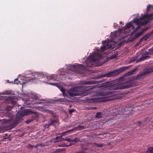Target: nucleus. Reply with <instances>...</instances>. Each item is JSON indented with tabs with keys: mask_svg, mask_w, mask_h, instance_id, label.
Instances as JSON below:
<instances>
[{
	"mask_svg": "<svg viewBox=\"0 0 153 153\" xmlns=\"http://www.w3.org/2000/svg\"><path fill=\"white\" fill-rule=\"evenodd\" d=\"M35 98L36 100H37L39 99L38 97V96L37 97H35Z\"/></svg>",
	"mask_w": 153,
	"mask_h": 153,
	"instance_id": "bf43d9fd",
	"label": "nucleus"
},
{
	"mask_svg": "<svg viewBox=\"0 0 153 153\" xmlns=\"http://www.w3.org/2000/svg\"><path fill=\"white\" fill-rule=\"evenodd\" d=\"M149 29V27H146V28L142 29V30H141V31H142V32H143V33L144 32L146 31L147 30H148Z\"/></svg>",
	"mask_w": 153,
	"mask_h": 153,
	"instance_id": "09e8293b",
	"label": "nucleus"
},
{
	"mask_svg": "<svg viewBox=\"0 0 153 153\" xmlns=\"http://www.w3.org/2000/svg\"><path fill=\"white\" fill-rule=\"evenodd\" d=\"M46 78L48 80H52L53 81H57L56 76L54 74L51 75L49 76H46Z\"/></svg>",
	"mask_w": 153,
	"mask_h": 153,
	"instance_id": "dca6fc26",
	"label": "nucleus"
},
{
	"mask_svg": "<svg viewBox=\"0 0 153 153\" xmlns=\"http://www.w3.org/2000/svg\"><path fill=\"white\" fill-rule=\"evenodd\" d=\"M153 14H151L150 15L147 14L143 15L140 17V20L139 19H135L134 21V22L137 25H144L148 23V21L144 19L146 18H149Z\"/></svg>",
	"mask_w": 153,
	"mask_h": 153,
	"instance_id": "20e7f679",
	"label": "nucleus"
},
{
	"mask_svg": "<svg viewBox=\"0 0 153 153\" xmlns=\"http://www.w3.org/2000/svg\"><path fill=\"white\" fill-rule=\"evenodd\" d=\"M102 55L99 53H97L92 55L89 56L88 58L90 57L91 58V61L93 62H96L98 61L102 57Z\"/></svg>",
	"mask_w": 153,
	"mask_h": 153,
	"instance_id": "423d86ee",
	"label": "nucleus"
},
{
	"mask_svg": "<svg viewBox=\"0 0 153 153\" xmlns=\"http://www.w3.org/2000/svg\"><path fill=\"white\" fill-rule=\"evenodd\" d=\"M123 78V76H122L121 77H120L119 79H120V80H121Z\"/></svg>",
	"mask_w": 153,
	"mask_h": 153,
	"instance_id": "052dcab7",
	"label": "nucleus"
},
{
	"mask_svg": "<svg viewBox=\"0 0 153 153\" xmlns=\"http://www.w3.org/2000/svg\"><path fill=\"white\" fill-rule=\"evenodd\" d=\"M14 107V105H11V106H8L6 107L5 108V110L6 111H10L12 108H13Z\"/></svg>",
	"mask_w": 153,
	"mask_h": 153,
	"instance_id": "2f4dec72",
	"label": "nucleus"
},
{
	"mask_svg": "<svg viewBox=\"0 0 153 153\" xmlns=\"http://www.w3.org/2000/svg\"><path fill=\"white\" fill-rule=\"evenodd\" d=\"M84 126H81L79 125L78 126L75 127L74 128L72 129V131H73L75 130H80V129H83L84 128Z\"/></svg>",
	"mask_w": 153,
	"mask_h": 153,
	"instance_id": "412c9836",
	"label": "nucleus"
},
{
	"mask_svg": "<svg viewBox=\"0 0 153 153\" xmlns=\"http://www.w3.org/2000/svg\"><path fill=\"white\" fill-rule=\"evenodd\" d=\"M18 124L15 121L11 124L10 127L11 128H14Z\"/></svg>",
	"mask_w": 153,
	"mask_h": 153,
	"instance_id": "7c9ffc66",
	"label": "nucleus"
},
{
	"mask_svg": "<svg viewBox=\"0 0 153 153\" xmlns=\"http://www.w3.org/2000/svg\"><path fill=\"white\" fill-rule=\"evenodd\" d=\"M22 119V116L21 115L20 116H17L15 117V121L18 124L19 123V122Z\"/></svg>",
	"mask_w": 153,
	"mask_h": 153,
	"instance_id": "a211bd4d",
	"label": "nucleus"
},
{
	"mask_svg": "<svg viewBox=\"0 0 153 153\" xmlns=\"http://www.w3.org/2000/svg\"><path fill=\"white\" fill-rule=\"evenodd\" d=\"M153 72V66L145 69L143 72L139 75L137 76L135 78L136 79H140L145 78L146 74Z\"/></svg>",
	"mask_w": 153,
	"mask_h": 153,
	"instance_id": "39448f33",
	"label": "nucleus"
},
{
	"mask_svg": "<svg viewBox=\"0 0 153 153\" xmlns=\"http://www.w3.org/2000/svg\"><path fill=\"white\" fill-rule=\"evenodd\" d=\"M137 27L135 28L134 29H134V32H135L136 31H137L139 30V29H140V25H137Z\"/></svg>",
	"mask_w": 153,
	"mask_h": 153,
	"instance_id": "e433bc0d",
	"label": "nucleus"
},
{
	"mask_svg": "<svg viewBox=\"0 0 153 153\" xmlns=\"http://www.w3.org/2000/svg\"><path fill=\"white\" fill-rule=\"evenodd\" d=\"M125 69L126 68H122L117 70H116L114 71H110L104 74H101L99 76H97V78H100L105 77H109L114 76L123 71L125 70Z\"/></svg>",
	"mask_w": 153,
	"mask_h": 153,
	"instance_id": "7ed1b4c3",
	"label": "nucleus"
},
{
	"mask_svg": "<svg viewBox=\"0 0 153 153\" xmlns=\"http://www.w3.org/2000/svg\"><path fill=\"white\" fill-rule=\"evenodd\" d=\"M152 127L153 128V125H152Z\"/></svg>",
	"mask_w": 153,
	"mask_h": 153,
	"instance_id": "69168bd1",
	"label": "nucleus"
},
{
	"mask_svg": "<svg viewBox=\"0 0 153 153\" xmlns=\"http://www.w3.org/2000/svg\"><path fill=\"white\" fill-rule=\"evenodd\" d=\"M81 148L82 150L88 152V151H87L88 149L87 147H84L83 146H82L81 147Z\"/></svg>",
	"mask_w": 153,
	"mask_h": 153,
	"instance_id": "4c0bfd02",
	"label": "nucleus"
},
{
	"mask_svg": "<svg viewBox=\"0 0 153 153\" xmlns=\"http://www.w3.org/2000/svg\"><path fill=\"white\" fill-rule=\"evenodd\" d=\"M149 51L150 52H151V51H153V48H152L151 49H149Z\"/></svg>",
	"mask_w": 153,
	"mask_h": 153,
	"instance_id": "4d7b16f0",
	"label": "nucleus"
},
{
	"mask_svg": "<svg viewBox=\"0 0 153 153\" xmlns=\"http://www.w3.org/2000/svg\"><path fill=\"white\" fill-rule=\"evenodd\" d=\"M34 147L33 145H32L30 144H28L27 146V147L28 149H32Z\"/></svg>",
	"mask_w": 153,
	"mask_h": 153,
	"instance_id": "c03bdc74",
	"label": "nucleus"
},
{
	"mask_svg": "<svg viewBox=\"0 0 153 153\" xmlns=\"http://www.w3.org/2000/svg\"><path fill=\"white\" fill-rule=\"evenodd\" d=\"M49 84L56 86L62 92L64 97L67 96L68 97V95L70 97H74V96H85L91 93L90 90L91 88H86L85 90H83L82 86H78L73 88L67 91V93L65 90L61 85L57 83H49Z\"/></svg>",
	"mask_w": 153,
	"mask_h": 153,
	"instance_id": "f03ea898",
	"label": "nucleus"
},
{
	"mask_svg": "<svg viewBox=\"0 0 153 153\" xmlns=\"http://www.w3.org/2000/svg\"><path fill=\"white\" fill-rule=\"evenodd\" d=\"M62 146V147L68 146V145H66L65 144H64L62 145V146Z\"/></svg>",
	"mask_w": 153,
	"mask_h": 153,
	"instance_id": "6e6d98bb",
	"label": "nucleus"
},
{
	"mask_svg": "<svg viewBox=\"0 0 153 153\" xmlns=\"http://www.w3.org/2000/svg\"><path fill=\"white\" fill-rule=\"evenodd\" d=\"M73 142H76L79 141V139L78 138H75L74 139H72Z\"/></svg>",
	"mask_w": 153,
	"mask_h": 153,
	"instance_id": "a18cd8bd",
	"label": "nucleus"
},
{
	"mask_svg": "<svg viewBox=\"0 0 153 153\" xmlns=\"http://www.w3.org/2000/svg\"><path fill=\"white\" fill-rule=\"evenodd\" d=\"M22 114L23 116L29 115L32 114H33V116L37 115L36 112H34L30 109H25L22 112Z\"/></svg>",
	"mask_w": 153,
	"mask_h": 153,
	"instance_id": "9b49d317",
	"label": "nucleus"
},
{
	"mask_svg": "<svg viewBox=\"0 0 153 153\" xmlns=\"http://www.w3.org/2000/svg\"><path fill=\"white\" fill-rule=\"evenodd\" d=\"M88 59L87 61L86 62V65L87 67H91L92 66L93 63L94 62L91 61V58L90 57L88 58Z\"/></svg>",
	"mask_w": 153,
	"mask_h": 153,
	"instance_id": "4468645a",
	"label": "nucleus"
},
{
	"mask_svg": "<svg viewBox=\"0 0 153 153\" xmlns=\"http://www.w3.org/2000/svg\"><path fill=\"white\" fill-rule=\"evenodd\" d=\"M63 140L66 141L68 142H72V140L70 138L63 139Z\"/></svg>",
	"mask_w": 153,
	"mask_h": 153,
	"instance_id": "58836bf2",
	"label": "nucleus"
},
{
	"mask_svg": "<svg viewBox=\"0 0 153 153\" xmlns=\"http://www.w3.org/2000/svg\"><path fill=\"white\" fill-rule=\"evenodd\" d=\"M56 141H61L63 140V138L61 136L56 137L55 138Z\"/></svg>",
	"mask_w": 153,
	"mask_h": 153,
	"instance_id": "473e14b6",
	"label": "nucleus"
},
{
	"mask_svg": "<svg viewBox=\"0 0 153 153\" xmlns=\"http://www.w3.org/2000/svg\"><path fill=\"white\" fill-rule=\"evenodd\" d=\"M92 108L93 109H96V107H93Z\"/></svg>",
	"mask_w": 153,
	"mask_h": 153,
	"instance_id": "680f3d73",
	"label": "nucleus"
},
{
	"mask_svg": "<svg viewBox=\"0 0 153 153\" xmlns=\"http://www.w3.org/2000/svg\"><path fill=\"white\" fill-rule=\"evenodd\" d=\"M42 146V144L40 143V144H37L36 146H35V148L39 146Z\"/></svg>",
	"mask_w": 153,
	"mask_h": 153,
	"instance_id": "5fc2aeb1",
	"label": "nucleus"
},
{
	"mask_svg": "<svg viewBox=\"0 0 153 153\" xmlns=\"http://www.w3.org/2000/svg\"><path fill=\"white\" fill-rule=\"evenodd\" d=\"M152 7V5L150 4H149L147 6V10L149 11V10L150 8Z\"/></svg>",
	"mask_w": 153,
	"mask_h": 153,
	"instance_id": "603ef678",
	"label": "nucleus"
},
{
	"mask_svg": "<svg viewBox=\"0 0 153 153\" xmlns=\"http://www.w3.org/2000/svg\"><path fill=\"white\" fill-rule=\"evenodd\" d=\"M18 78L15 79L14 80V83L18 84L20 82L18 80Z\"/></svg>",
	"mask_w": 153,
	"mask_h": 153,
	"instance_id": "a19ab883",
	"label": "nucleus"
},
{
	"mask_svg": "<svg viewBox=\"0 0 153 153\" xmlns=\"http://www.w3.org/2000/svg\"><path fill=\"white\" fill-rule=\"evenodd\" d=\"M37 78L36 76L33 77H29L26 79V82H35V80H37Z\"/></svg>",
	"mask_w": 153,
	"mask_h": 153,
	"instance_id": "2eb2a0df",
	"label": "nucleus"
},
{
	"mask_svg": "<svg viewBox=\"0 0 153 153\" xmlns=\"http://www.w3.org/2000/svg\"><path fill=\"white\" fill-rule=\"evenodd\" d=\"M118 53H115L113 55L111 56L110 57V58L111 59H114L116 58L118 56Z\"/></svg>",
	"mask_w": 153,
	"mask_h": 153,
	"instance_id": "f704fd0d",
	"label": "nucleus"
},
{
	"mask_svg": "<svg viewBox=\"0 0 153 153\" xmlns=\"http://www.w3.org/2000/svg\"><path fill=\"white\" fill-rule=\"evenodd\" d=\"M137 69L134 68L132 70L127 72V74L128 75H132L137 70Z\"/></svg>",
	"mask_w": 153,
	"mask_h": 153,
	"instance_id": "c85d7f7f",
	"label": "nucleus"
},
{
	"mask_svg": "<svg viewBox=\"0 0 153 153\" xmlns=\"http://www.w3.org/2000/svg\"><path fill=\"white\" fill-rule=\"evenodd\" d=\"M48 112L50 114H51L53 116V112L51 110H48Z\"/></svg>",
	"mask_w": 153,
	"mask_h": 153,
	"instance_id": "864d4df0",
	"label": "nucleus"
},
{
	"mask_svg": "<svg viewBox=\"0 0 153 153\" xmlns=\"http://www.w3.org/2000/svg\"><path fill=\"white\" fill-rule=\"evenodd\" d=\"M103 46L101 47V49L102 51H104L107 49L112 48L113 47L111 43L108 42L106 41L102 42Z\"/></svg>",
	"mask_w": 153,
	"mask_h": 153,
	"instance_id": "1a4fd4ad",
	"label": "nucleus"
},
{
	"mask_svg": "<svg viewBox=\"0 0 153 153\" xmlns=\"http://www.w3.org/2000/svg\"><path fill=\"white\" fill-rule=\"evenodd\" d=\"M150 121H151V122H152V121H153V120H151Z\"/></svg>",
	"mask_w": 153,
	"mask_h": 153,
	"instance_id": "e2e57ef3",
	"label": "nucleus"
},
{
	"mask_svg": "<svg viewBox=\"0 0 153 153\" xmlns=\"http://www.w3.org/2000/svg\"><path fill=\"white\" fill-rule=\"evenodd\" d=\"M37 115H35L34 116H32V118L31 119H30L27 120L25 123H28L31 122L33 120L35 119L36 118Z\"/></svg>",
	"mask_w": 153,
	"mask_h": 153,
	"instance_id": "6ab92c4d",
	"label": "nucleus"
},
{
	"mask_svg": "<svg viewBox=\"0 0 153 153\" xmlns=\"http://www.w3.org/2000/svg\"><path fill=\"white\" fill-rule=\"evenodd\" d=\"M89 102H99V99L98 98H92L89 100Z\"/></svg>",
	"mask_w": 153,
	"mask_h": 153,
	"instance_id": "b1692460",
	"label": "nucleus"
},
{
	"mask_svg": "<svg viewBox=\"0 0 153 153\" xmlns=\"http://www.w3.org/2000/svg\"><path fill=\"white\" fill-rule=\"evenodd\" d=\"M134 81L133 80H129L121 83H114L111 82H106L101 84L100 87H104L105 88L110 87L109 90L105 91H100L99 94L101 96H105L107 97H112L109 100H115L118 98L117 95L119 93L117 90L129 88L134 86Z\"/></svg>",
	"mask_w": 153,
	"mask_h": 153,
	"instance_id": "f257e3e1",
	"label": "nucleus"
},
{
	"mask_svg": "<svg viewBox=\"0 0 153 153\" xmlns=\"http://www.w3.org/2000/svg\"><path fill=\"white\" fill-rule=\"evenodd\" d=\"M74 111V109H70L69 110V111H68V112H69V113L70 114H72V113H73Z\"/></svg>",
	"mask_w": 153,
	"mask_h": 153,
	"instance_id": "3c124183",
	"label": "nucleus"
},
{
	"mask_svg": "<svg viewBox=\"0 0 153 153\" xmlns=\"http://www.w3.org/2000/svg\"><path fill=\"white\" fill-rule=\"evenodd\" d=\"M10 121V120L6 119H4L0 120V122H1V123L3 124L8 123Z\"/></svg>",
	"mask_w": 153,
	"mask_h": 153,
	"instance_id": "cd10ccee",
	"label": "nucleus"
},
{
	"mask_svg": "<svg viewBox=\"0 0 153 153\" xmlns=\"http://www.w3.org/2000/svg\"><path fill=\"white\" fill-rule=\"evenodd\" d=\"M104 144L103 143H93V145L94 146H96L99 147H102L104 145Z\"/></svg>",
	"mask_w": 153,
	"mask_h": 153,
	"instance_id": "a878e982",
	"label": "nucleus"
},
{
	"mask_svg": "<svg viewBox=\"0 0 153 153\" xmlns=\"http://www.w3.org/2000/svg\"><path fill=\"white\" fill-rule=\"evenodd\" d=\"M71 126L70 125H68L67 126L65 127H63L62 128H61V129L62 130H66L67 128H69L70 127H71Z\"/></svg>",
	"mask_w": 153,
	"mask_h": 153,
	"instance_id": "ea45409f",
	"label": "nucleus"
},
{
	"mask_svg": "<svg viewBox=\"0 0 153 153\" xmlns=\"http://www.w3.org/2000/svg\"><path fill=\"white\" fill-rule=\"evenodd\" d=\"M12 91L10 90H7L4 91L3 94L9 95L11 94Z\"/></svg>",
	"mask_w": 153,
	"mask_h": 153,
	"instance_id": "72a5a7b5",
	"label": "nucleus"
},
{
	"mask_svg": "<svg viewBox=\"0 0 153 153\" xmlns=\"http://www.w3.org/2000/svg\"><path fill=\"white\" fill-rule=\"evenodd\" d=\"M130 114V111L128 110V108L124 106L122 108L121 111H119L118 112H116L114 114L116 115L118 114H120L121 115L122 114L128 115Z\"/></svg>",
	"mask_w": 153,
	"mask_h": 153,
	"instance_id": "0eeeda50",
	"label": "nucleus"
},
{
	"mask_svg": "<svg viewBox=\"0 0 153 153\" xmlns=\"http://www.w3.org/2000/svg\"><path fill=\"white\" fill-rule=\"evenodd\" d=\"M143 33V32H142V31H141L135 34L134 36V37L132 39V41L136 39L137 38L139 37L140 36H141Z\"/></svg>",
	"mask_w": 153,
	"mask_h": 153,
	"instance_id": "aec40b11",
	"label": "nucleus"
},
{
	"mask_svg": "<svg viewBox=\"0 0 153 153\" xmlns=\"http://www.w3.org/2000/svg\"><path fill=\"white\" fill-rule=\"evenodd\" d=\"M75 153H88V152L84 151V150H82L81 149L80 151L78 152H76Z\"/></svg>",
	"mask_w": 153,
	"mask_h": 153,
	"instance_id": "c9c22d12",
	"label": "nucleus"
},
{
	"mask_svg": "<svg viewBox=\"0 0 153 153\" xmlns=\"http://www.w3.org/2000/svg\"><path fill=\"white\" fill-rule=\"evenodd\" d=\"M25 83H23V84H25Z\"/></svg>",
	"mask_w": 153,
	"mask_h": 153,
	"instance_id": "338daca9",
	"label": "nucleus"
},
{
	"mask_svg": "<svg viewBox=\"0 0 153 153\" xmlns=\"http://www.w3.org/2000/svg\"><path fill=\"white\" fill-rule=\"evenodd\" d=\"M149 29V27H146V28L142 29V30H141V31H142V32H143V33L144 32L146 31L147 30H148Z\"/></svg>",
	"mask_w": 153,
	"mask_h": 153,
	"instance_id": "49530a36",
	"label": "nucleus"
},
{
	"mask_svg": "<svg viewBox=\"0 0 153 153\" xmlns=\"http://www.w3.org/2000/svg\"><path fill=\"white\" fill-rule=\"evenodd\" d=\"M104 113L103 112H99L97 113L95 115V117L97 118L104 117Z\"/></svg>",
	"mask_w": 153,
	"mask_h": 153,
	"instance_id": "f3484780",
	"label": "nucleus"
},
{
	"mask_svg": "<svg viewBox=\"0 0 153 153\" xmlns=\"http://www.w3.org/2000/svg\"><path fill=\"white\" fill-rule=\"evenodd\" d=\"M72 129H70L66 131H64L60 134H59V135H61V137H62V136H65L67 133H70L72 132Z\"/></svg>",
	"mask_w": 153,
	"mask_h": 153,
	"instance_id": "5701e85b",
	"label": "nucleus"
},
{
	"mask_svg": "<svg viewBox=\"0 0 153 153\" xmlns=\"http://www.w3.org/2000/svg\"><path fill=\"white\" fill-rule=\"evenodd\" d=\"M102 80L96 81H89L85 82H84L82 84L85 85H90L92 84H94L97 83H99L100 82H102Z\"/></svg>",
	"mask_w": 153,
	"mask_h": 153,
	"instance_id": "ddd939ff",
	"label": "nucleus"
},
{
	"mask_svg": "<svg viewBox=\"0 0 153 153\" xmlns=\"http://www.w3.org/2000/svg\"><path fill=\"white\" fill-rule=\"evenodd\" d=\"M135 124L136 126H140V127H142L143 125L146 124V123L144 121V122H137Z\"/></svg>",
	"mask_w": 153,
	"mask_h": 153,
	"instance_id": "393cba45",
	"label": "nucleus"
},
{
	"mask_svg": "<svg viewBox=\"0 0 153 153\" xmlns=\"http://www.w3.org/2000/svg\"><path fill=\"white\" fill-rule=\"evenodd\" d=\"M148 56H142L138 60V62H140L146 59H148L149 58Z\"/></svg>",
	"mask_w": 153,
	"mask_h": 153,
	"instance_id": "bb28decb",
	"label": "nucleus"
},
{
	"mask_svg": "<svg viewBox=\"0 0 153 153\" xmlns=\"http://www.w3.org/2000/svg\"><path fill=\"white\" fill-rule=\"evenodd\" d=\"M37 76L39 77L38 78H37V79H36L37 80H38V79H40V77H42V78H43V76H42V74H36L35 75V76Z\"/></svg>",
	"mask_w": 153,
	"mask_h": 153,
	"instance_id": "79ce46f5",
	"label": "nucleus"
},
{
	"mask_svg": "<svg viewBox=\"0 0 153 153\" xmlns=\"http://www.w3.org/2000/svg\"><path fill=\"white\" fill-rule=\"evenodd\" d=\"M50 126H51V125H50V123H48V124H46L45 125H44V127L45 128H48Z\"/></svg>",
	"mask_w": 153,
	"mask_h": 153,
	"instance_id": "8fccbe9b",
	"label": "nucleus"
},
{
	"mask_svg": "<svg viewBox=\"0 0 153 153\" xmlns=\"http://www.w3.org/2000/svg\"><path fill=\"white\" fill-rule=\"evenodd\" d=\"M57 122V121L56 120H50V123H50V125H54L55 123Z\"/></svg>",
	"mask_w": 153,
	"mask_h": 153,
	"instance_id": "c756f323",
	"label": "nucleus"
},
{
	"mask_svg": "<svg viewBox=\"0 0 153 153\" xmlns=\"http://www.w3.org/2000/svg\"><path fill=\"white\" fill-rule=\"evenodd\" d=\"M58 101H59V102H66V99H63V98H59L58 100Z\"/></svg>",
	"mask_w": 153,
	"mask_h": 153,
	"instance_id": "37998d69",
	"label": "nucleus"
},
{
	"mask_svg": "<svg viewBox=\"0 0 153 153\" xmlns=\"http://www.w3.org/2000/svg\"><path fill=\"white\" fill-rule=\"evenodd\" d=\"M125 28L126 29H129L131 27H132L133 29H134V27L132 25V24L130 22H129L126 24L125 26Z\"/></svg>",
	"mask_w": 153,
	"mask_h": 153,
	"instance_id": "4be33fe9",
	"label": "nucleus"
},
{
	"mask_svg": "<svg viewBox=\"0 0 153 153\" xmlns=\"http://www.w3.org/2000/svg\"><path fill=\"white\" fill-rule=\"evenodd\" d=\"M152 36L153 37V30L150 33H146L140 40L139 42H141L143 40H146L151 36Z\"/></svg>",
	"mask_w": 153,
	"mask_h": 153,
	"instance_id": "f8f14e48",
	"label": "nucleus"
},
{
	"mask_svg": "<svg viewBox=\"0 0 153 153\" xmlns=\"http://www.w3.org/2000/svg\"><path fill=\"white\" fill-rule=\"evenodd\" d=\"M73 67L75 68V71L79 74H82L83 71L85 70V67L83 66L81 64H77V65H74Z\"/></svg>",
	"mask_w": 153,
	"mask_h": 153,
	"instance_id": "6e6552de",
	"label": "nucleus"
},
{
	"mask_svg": "<svg viewBox=\"0 0 153 153\" xmlns=\"http://www.w3.org/2000/svg\"><path fill=\"white\" fill-rule=\"evenodd\" d=\"M74 144V143H70L69 144V145H68V146H71L72 144Z\"/></svg>",
	"mask_w": 153,
	"mask_h": 153,
	"instance_id": "13d9d810",
	"label": "nucleus"
},
{
	"mask_svg": "<svg viewBox=\"0 0 153 153\" xmlns=\"http://www.w3.org/2000/svg\"><path fill=\"white\" fill-rule=\"evenodd\" d=\"M16 97L10 96L7 98L6 102V103H11L14 105L16 103Z\"/></svg>",
	"mask_w": 153,
	"mask_h": 153,
	"instance_id": "9d476101",
	"label": "nucleus"
},
{
	"mask_svg": "<svg viewBox=\"0 0 153 153\" xmlns=\"http://www.w3.org/2000/svg\"><path fill=\"white\" fill-rule=\"evenodd\" d=\"M149 29V27H146V28L142 29V30H141V31H142V32H143V33L144 32L146 31L147 30H148Z\"/></svg>",
	"mask_w": 153,
	"mask_h": 153,
	"instance_id": "de8ad7c7",
	"label": "nucleus"
},
{
	"mask_svg": "<svg viewBox=\"0 0 153 153\" xmlns=\"http://www.w3.org/2000/svg\"><path fill=\"white\" fill-rule=\"evenodd\" d=\"M101 135V134H99L98 135H99H99Z\"/></svg>",
	"mask_w": 153,
	"mask_h": 153,
	"instance_id": "0e129e2a",
	"label": "nucleus"
}]
</instances>
